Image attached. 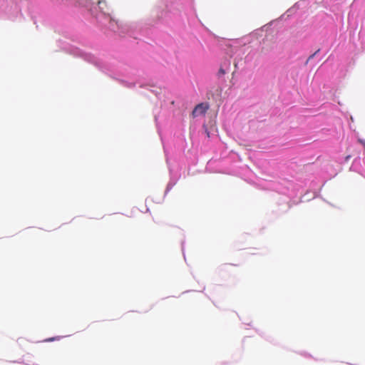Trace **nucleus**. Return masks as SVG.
Masks as SVG:
<instances>
[{"label": "nucleus", "instance_id": "obj_3", "mask_svg": "<svg viewBox=\"0 0 365 365\" xmlns=\"http://www.w3.org/2000/svg\"><path fill=\"white\" fill-rule=\"evenodd\" d=\"M225 73H226V71L223 68L220 67V68L219 69L218 73H217L218 76L221 77V76H224Z\"/></svg>", "mask_w": 365, "mask_h": 365}, {"label": "nucleus", "instance_id": "obj_2", "mask_svg": "<svg viewBox=\"0 0 365 365\" xmlns=\"http://www.w3.org/2000/svg\"><path fill=\"white\" fill-rule=\"evenodd\" d=\"M98 5L99 6V9L101 10V11L103 14H109L110 9L109 6L107 5V3L106 1H103V0L98 1Z\"/></svg>", "mask_w": 365, "mask_h": 365}, {"label": "nucleus", "instance_id": "obj_5", "mask_svg": "<svg viewBox=\"0 0 365 365\" xmlns=\"http://www.w3.org/2000/svg\"><path fill=\"white\" fill-rule=\"evenodd\" d=\"M53 339H54L53 338H50V339H47L46 341H53Z\"/></svg>", "mask_w": 365, "mask_h": 365}, {"label": "nucleus", "instance_id": "obj_4", "mask_svg": "<svg viewBox=\"0 0 365 365\" xmlns=\"http://www.w3.org/2000/svg\"><path fill=\"white\" fill-rule=\"evenodd\" d=\"M205 133H206L207 136L209 138L210 137V132L207 130V128L205 129Z\"/></svg>", "mask_w": 365, "mask_h": 365}, {"label": "nucleus", "instance_id": "obj_1", "mask_svg": "<svg viewBox=\"0 0 365 365\" xmlns=\"http://www.w3.org/2000/svg\"><path fill=\"white\" fill-rule=\"evenodd\" d=\"M209 108V106L206 103H200L197 105L192 112V116L196 118L199 115H204Z\"/></svg>", "mask_w": 365, "mask_h": 365}]
</instances>
